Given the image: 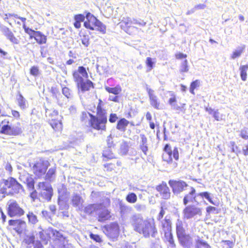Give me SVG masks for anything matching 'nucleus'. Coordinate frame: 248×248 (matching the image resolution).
<instances>
[{"mask_svg":"<svg viewBox=\"0 0 248 248\" xmlns=\"http://www.w3.org/2000/svg\"><path fill=\"white\" fill-rule=\"evenodd\" d=\"M104 103L101 99L98 100L96 107V115L87 111H82L80 116V123L84 128L97 131H106L108 122L107 111L103 108Z\"/></svg>","mask_w":248,"mask_h":248,"instance_id":"obj_1","label":"nucleus"},{"mask_svg":"<svg viewBox=\"0 0 248 248\" xmlns=\"http://www.w3.org/2000/svg\"><path fill=\"white\" fill-rule=\"evenodd\" d=\"M133 225L134 230L140 234H142L145 238L150 237L154 238L158 233L154 219L136 218L134 220Z\"/></svg>","mask_w":248,"mask_h":248,"instance_id":"obj_2","label":"nucleus"},{"mask_svg":"<svg viewBox=\"0 0 248 248\" xmlns=\"http://www.w3.org/2000/svg\"><path fill=\"white\" fill-rule=\"evenodd\" d=\"M22 124L17 122L12 124L8 119H4L0 122V134L10 136H20L23 132Z\"/></svg>","mask_w":248,"mask_h":248,"instance_id":"obj_3","label":"nucleus"},{"mask_svg":"<svg viewBox=\"0 0 248 248\" xmlns=\"http://www.w3.org/2000/svg\"><path fill=\"white\" fill-rule=\"evenodd\" d=\"M121 28L129 35H134L139 32L140 27H143L146 22L143 20L134 19L132 20L129 17H124L119 22Z\"/></svg>","mask_w":248,"mask_h":248,"instance_id":"obj_4","label":"nucleus"},{"mask_svg":"<svg viewBox=\"0 0 248 248\" xmlns=\"http://www.w3.org/2000/svg\"><path fill=\"white\" fill-rule=\"evenodd\" d=\"M3 186H0V193L2 194L14 195L17 194L22 189V186L12 177H9L7 179H3Z\"/></svg>","mask_w":248,"mask_h":248,"instance_id":"obj_5","label":"nucleus"},{"mask_svg":"<svg viewBox=\"0 0 248 248\" xmlns=\"http://www.w3.org/2000/svg\"><path fill=\"white\" fill-rule=\"evenodd\" d=\"M86 20L84 22V26L91 31L96 30L102 34L106 31V27L95 16L89 12L86 13Z\"/></svg>","mask_w":248,"mask_h":248,"instance_id":"obj_6","label":"nucleus"},{"mask_svg":"<svg viewBox=\"0 0 248 248\" xmlns=\"http://www.w3.org/2000/svg\"><path fill=\"white\" fill-rule=\"evenodd\" d=\"M160 228L164 235V242L168 243L170 247L175 248L176 244L172 232V222L171 219L166 217L161 222Z\"/></svg>","mask_w":248,"mask_h":248,"instance_id":"obj_7","label":"nucleus"},{"mask_svg":"<svg viewBox=\"0 0 248 248\" xmlns=\"http://www.w3.org/2000/svg\"><path fill=\"white\" fill-rule=\"evenodd\" d=\"M164 153L162 154L163 160L168 164H172L173 160L175 161L179 159L178 148L174 147L173 149L170 144H166L163 148Z\"/></svg>","mask_w":248,"mask_h":248,"instance_id":"obj_8","label":"nucleus"},{"mask_svg":"<svg viewBox=\"0 0 248 248\" xmlns=\"http://www.w3.org/2000/svg\"><path fill=\"white\" fill-rule=\"evenodd\" d=\"M48 123L51 125L54 131L61 133L63 130L62 117L59 114L56 110H53L48 114Z\"/></svg>","mask_w":248,"mask_h":248,"instance_id":"obj_9","label":"nucleus"},{"mask_svg":"<svg viewBox=\"0 0 248 248\" xmlns=\"http://www.w3.org/2000/svg\"><path fill=\"white\" fill-rule=\"evenodd\" d=\"M7 215L10 217H19L24 215L25 211L16 201L11 200L7 203Z\"/></svg>","mask_w":248,"mask_h":248,"instance_id":"obj_10","label":"nucleus"},{"mask_svg":"<svg viewBox=\"0 0 248 248\" xmlns=\"http://www.w3.org/2000/svg\"><path fill=\"white\" fill-rule=\"evenodd\" d=\"M23 28L29 35V39H34L38 45L41 46L46 43L47 37L41 31H34L25 25L23 26Z\"/></svg>","mask_w":248,"mask_h":248,"instance_id":"obj_11","label":"nucleus"},{"mask_svg":"<svg viewBox=\"0 0 248 248\" xmlns=\"http://www.w3.org/2000/svg\"><path fill=\"white\" fill-rule=\"evenodd\" d=\"M103 232L110 239H116L120 233V227L116 222H111L104 226L102 228Z\"/></svg>","mask_w":248,"mask_h":248,"instance_id":"obj_12","label":"nucleus"},{"mask_svg":"<svg viewBox=\"0 0 248 248\" xmlns=\"http://www.w3.org/2000/svg\"><path fill=\"white\" fill-rule=\"evenodd\" d=\"M47 161L40 160L36 162L32 166V171L38 178H41L46 173L49 166Z\"/></svg>","mask_w":248,"mask_h":248,"instance_id":"obj_13","label":"nucleus"},{"mask_svg":"<svg viewBox=\"0 0 248 248\" xmlns=\"http://www.w3.org/2000/svg\"><path fill=\"white\" fill-rule=\"evenodd\" d=\"M183 209V214L184 218L190 219L196 216L202 215V209L195 205L187 204Z\"/></svg>","mask_w":248,"mask_h":248,"instance_id":"obj_14","label":"nucleus"},{"mask_svg":"<svg viewBox=\"0 0 248 248\" xmlns=\"http://www.w3.org/2000/svg\"><path fill=\"white\" fill-rule=\"evenodd\" d=\"M8 225L18 234H22L27 228L26 221L21 219H10L8 221Z\"/></svg>","mask_w":248,"mask_h":248,"instance_id":"obj_15","label":"nucleus"},{"mask_svg":"<svg viewBox=\"0 0 248 248\" xmlns=\"http://www.w3.org/2000/svg\"><path fill=\"white\" fill-rule=\"evenodd\" d=\"M38 187L41 190V196L47 201H50L53 195V188L51 186L45 182H42L38 183Z\"/></svg>","mask_w":248,"mask_h":248,"instance_id":"obj_16","label":"nucleus"},{"mask_svg":"<svg viewBox=\"0 0 248 248\" xmlns=\"http://www.w3.org/2000/svg\"><path fill=\"white\" fill-rule=\"evenodd\" d=\"M174 194H179L188 186L186 183L183 180H170L168 182Z\"/></svg>","mask_w":248,"mask_h":248,"instance_id":"obj_17","label":"nucleus"},{"mask_svg":"<svg viewBox=\"0 0 248 248\" xmlns=\"http://www.w3.org/2000/svg\"><path fill=\"white\" fill-rule=\"evenodd\" d=\"M72 76L74 81L77 83L84 79V78H88V74L84 66H80L77 70L73 72Z\"/></svg>","mask_w":248,"mask_h":248,"instance_id":"obj_18","label":"nucleus"},{"mask_svg":"<svg viewBox=\"0 0 248 248\" xmlns=\"http://www.w3.org/2000/svg\"><path fill=\"white\" fill-rule=\"evenodd\" d=\"M155 189L159 193L162 199L168 200L170 198L171 193L166 182H162L157 185Z\"/></svg>","mask_w":248,"mask_h":248,"instance_id":"obj_19","label":"nucleus"},{"mask_svg":"<svg viewBox=\"0 0 248 248\" xmlns=\"http://www.w3.org/2000/svg\"><path fill=\"white\" fill-rule=\"evenodd\" d=\"M98 211L97 220L99 222H105L111 219L112 216L110 211L106 208L105 206H103L102 204Z\"/></svg>","mask_w":248,"mask_h":248,"instance_id":"obj_20","label":"nucleus"},{"mask_svg":"<svg viewBox=\"0 0 248 248\" xmlns=\"http://www.w3.org/2000/svg\"><path fill=\"white\" fill-rule=\"evenodd\" d=\"M76 84L78 90L82 92L89 91L94 88V83L89 79L86 80L83 79Z\"/></svg>","mask_w":248,"mask_h":248,"instance_id":"obj_21","label":"nucleus"},{"mask_svg":"<svg viewBox=\"0 0 248 248\" xmlns=\"http://www.w3.org/2000/svg\"><path fill=\"white\" fill-rule=\"evenodd\" d=\"M180 245L184 248H190L192 245V238L188 234L185 233L177 236Z\"/></svg>","mask_w":248,"mask_h":248,"instance_id":"obj_22","label":"nucleus"},{"mask_svg":"<svg viewBox=\"0 0 248 248\" xmlns=\"http://www.w3.org/2000/svg\"><path fill=\"white\" fill-rule=\"evenodd\" d=\"M147 92L149 96V101L151 105L156 109H159L160 102L157 97V96L154 93V91L151 89L147 88Z\"/></svg>","mask_w":248,"mask_h":248,"instance_id":"obj_23","label":"nucleus"},{"mask_svg":"<svg viewBox=\"0 0 248 248\" xmlns=\"http://www.w3.org/2000/svg\"><path fill=\"white\" fill-rule=\"evenodd\" d=\"M197 195L196 193V190L193 187H190L189 192L185 195L183 198V203L186 205L190 202H196Z\"/></svg>","mask_w":248,"mask_h":248,"instance_id":"obj_24","label":"nucleus"},{"mask_svg":"<svg viewBox=\"0 0 248 248\" xmlns=\"http://www.w3.org/2000/svg\"><path fill=\"white\" fill-rule=\"evenodd\" d=\"M2 31L4 35L12 43L17 44L19 42V38L16 37L13 33L8 28H5Z\"/></svg>","mask_w":248,"mask_h":248,"instance_id":"obj_25","label":"nucleus"},{"mask_svg":"<svg viewBox=\"0 0 248 248\" xmlns=\"http://www.w3.org/2000/svg\"><path fill=\"white\" fill-rule=\"evenodd\" d=\"M130 122L124 118L120 119L117 123L116 128L120 132H124Z\"/></svg>","mask_w":248,"mask_h":248,"instance_id":"obj_26","label":"nucleus"},{"mask_svg":"<svg viewBox=\"0 0 248 248\" xmlns=\"http://www.w3.org/2000/svg\"><path fill=\"white\" fill-rule=\"evenodd\" d=\"M102 203L91 204L87 206L84 208V212L86 214L92 215L100 209Z\"/></svg>","mask_w":248,"mask_h":248,"instance_id":"obj_27","label":"nucleus"},{"mask_svg":"<svg viewBox=\"0 0 248 248\" xmlns=\"http://www.w3.org/2000/svg\"><path fill=\"white\" fill-rule=\"evenodd\" d=\"M116 158L110 148H107L103 151L102 158L104 161H107L108 160L116 159Z\"/></svg>","mask_w":248,"mask_h":248,"instance_id":"obj_28","label":"nucleus"},{"mask_svg":"<svg viewBox=\"0 0 248 248\" xmlns=\"http://www.w3.org/2000/svg\"><path fill=\"white\" fill-rule=\"evenodd\" d=\"M82 44L86 47L90 45V37L84 30H81L79 33Z\"/></svg>","mask_w":248,"mask_h":248,"instance_id":"obj_29","label":"nucleus"},{"mask_svg":"<svg viewBox=\"0 0 248 248\" xmlns=\"http://www.w3.org/2000/svg\"><path fill=\"white\" fill-rule=\"evenodd\" d=\"M141 143L140 145V149L145 155H146L148 151V147L147 143V138L144 134L140 135Z\"/></svg>","mask_w":248,"mask_h":248,"instance_id":"obj_30","label":"nucleus"},{"mask_svg":"<svg viewBox=\"0 0 248 248\" xmlns=\"http://www.w3.org/2000/svg\"><path fill=\"white\" fill-rule=\"evenodd\" d=\"M176 233L177 236L186 233L184 223L180 219H178L176 223Z\"/></svg>","mask_w":248,"mask_h":248,"instance_id":"obj_31","label":"nucleus"},{"mask_svg":"<svg viewBox=\"0 0 248 248\" xmlns=\"http://www.w3.org/2000/svg\"><path fill=\"white\" fill-rule=\"evenodd\" d=\"M105 89L109 93H112L115 95L120 94L122 91V87L119 85H117L115 87H109L105 86Z\"/></svg>","mask_w":248,"mask_h":248,"instance_id":"obj_32","label":"nucleus"},{"mask_svg":"<svg viewBox=\"0 0 248 248\" xmlns=\"http://www.w3.org/2000/svg\"><path fill=\"white\" fill-rule=\"evenodd\" d=\"M85 16L83 14L75 15L74 16L75 22L74 26L76 29H79L81 27V23L84 21Z\"/></svg>","mask_w":248,"mask_h":248,"instance_id":"obj_33","label":"nucleus"},{"mask_svg":"<svg viewBox=\"0 0 248 248\" xmlns=\"http://www.w3.org/2000/svg\"><path fill=\"white\" fill-rule=\"evenodd\" d=\"M83 202L81 197L78 195H74L71 199L72 204L74 207H79L81 205Z\"/></svg>","mask_w":248,"mask_h":248,"instance_id":"obj_34","label":"nucleus"},{"mask_svg":"<svg viewBox=\"0 0 248 248\" xmlns=\"http://www.w3.org/2000/svg\"><path fill=\"white\" fill-rule=\"evenodd\" d=\"M248 70V64L241 65L239 67L240 77L241 79L245 81L247 78V71Z\"/></svg>","mask_w":248,"mask_h":248,"instance_id":"obj_35","label":"nucleus"},{"mask_svg":"<svg viewBox=\"0 0 248 248\" xmlns=\"http://www.w3.org/2000/svg\"><path fill=\"white\" fill-rule=\"evenodd\" d=\"M17 101L18 106L21 109H25L27 108V101L21 94L18 95Z\"/></svg>","mask_w":248,"mask_h":248,"instance_id":"obj_36","label":"nucleus"},{"mask_svg":"<svg viewBox=\"0 0 248 248\" xmlns=\"http://www.w3.org/2000/svg\"><path fill=\"white\" fill-rule=\"evenodd\" d=\"M245 49V46H243L241 47H238V48L237 50H235L234 51H233L231 56V59H235L240 57L242 54L243 53Z\"/></svg>","mask_w":248,"mask_h":248,"instance_id":"obj_37","label":"nucleus"},{"mask_svg":"<svg viewBox=\"0 0 248 248\" xmlns=\"http://www.w3.org/2000/svg\"><path fill=\"white\" fill-rule=\"evenodd\" d=\"M200 80L196 79L191 82L189 88V91L190 93L193 95L195 94V90L199 87L200 86Z\"/></svg>","mask_w":248,"mask_h":248,"instance_id":"obj_38","label":"nucleus"},{"mask_svg":"<svg viewBox=\"0 0 248 248\" xmlns=\"http://www.w3.org/2000/svg\"><path fill=\"white\" fill-rule=\"evenodd\" d=\"M27 217L29 223L35 224L38 222L36 216L32 212H29L27 215Z\"/></svg>","mask_w":248,"mask_h":248,"instance_id":"obj_39","label":"nucleus"},{"mask_svg":"<svg viewBox=\"0 0 248 248\" xmlns=\"http://www.w3.org/2000/svg\"><path fill=\"white\" fill-rule=\"evenodd\" d=\"M189 71V66L188 61L185 59L181 64L180 66L179 71L181 73H187Z\"/></svg>","mask_w":248,"mask_h":248,"instance_id":"obj_40","label":"nucleus"},{"mask_svg":"<svg viewBox=\"0 0 248 248\" xmlns=\"http://www.w3.org/2000/svg\"><path fill=\"white\" fill-rule=\"evenodd\" d=\"M126 201L130 203H134L137 201V196L135 193H129L126 196Z\"/></svg>","mask_w":248,"mask_h":248,"instance_id":"obj_41","label":"nucleus"},{"mask_svg":"<svg viewBox=\"0 0 248 248\" xmlns=\"http://www.w3.org/2000/svg\"><path fill=\"white\" fill-rule=\"evenodd\" d=\"M195 248H211V247L206 241L198 239L196 242Z\"/></svg>","mask_w":248,"mask_h":248,"instance_id":"obj_42","label":"nucleus"},{"mask_svg":"<svg viewBox=\"0 0 248 248\" xmlns=\"http://www.w3.org/2000/svg\"><path fill=\"white\" fill-rule=\"evenodd\" d=\"M26 184L27 187L29 190H33L34 189L35 182L34 179L32 177H28L26 180Z\"/></svg>","mask_w":248,"mask_h":248,"instance_id":"obj_43","label":"nucleus"},{"mask_svg":"<svg viewBox=\"0 0 248 248\" xmlns=\"http://www.w3.org/2000/svg\"><path fill=\"white\" fill-rule=\"evenodd\" d=\"M89 237L92 240L96 243L101 244L103 241L102 237L100 235L97 234H94L92 232H90Z\"/></svg>","mask_w":248,"mask_h":248,"instance_id":"obj_44","label":"nucleus"},{"mask_svg":"<svg viewBox=\"0 0 248 248\" xmlns=\"http://www.w3.org/2000/svg\"><path fill=\"white\" fill-rule=\"evenodd\" d=\"M30 73L33 77H36L40 75V71L39 67L37 66H32L30 69Z\"/></svg>","mask_w":248,"mask_h":248,"instance_id":"obj_45","label":"nucleus"},{"mask_svg":"<svg viewBox=\"0 0 248 248\" xmlns=\"http://www.w3.org/2000/svg\"><path fill=\"white\" fill-rule=\"evenodd\" d=\"M155 62L153 61V60L151 57H147L146 59L145 63L148 67V70H151L155 66Z\"/></svg>","mask_w":248,"mask_h":248,"instance_id":"obj_46","label":"nucleus"},{"mask_svg":"<svg viewBox=\"0 0 248 248\" xmlns=\"http://www.w3.org/2000/svg\"><path fill=\"white\" fill-rule=\"evenodd\" d=\"M103 167L106 171H112L114 170L116 168L115 164L111 162L104 164Z\"/></svg>","mask_w":248,"mask_h":248,"instance_id":"obj_47","label":"nucleus"},{"mask_svg":"<svg viewBox=\"0 0 248 248\" xmlns=\"http://www.w3.org/2000/svg\"><path fill=\"white\" fill-rule=\"evenodd\" d=\"M239 136L243 139L248 140V128L244 127L240 131Z\"/></svg>","mask_w":248,"mask_h":248,"instance_id":"obj_48","label":"nucleus"},{"mask_svg":"<svg viewBox=\"0 0 248 248\" xmlns=\"http://www.w3.org/2000/svg\"><path fill=\"white\" fill-rule=\"evenodd\" d=\"M52 233L55 240L61 241L65 239L63 235L57 230H52Z\"/></svg>","mask_w":248,"mask_h":248,"instance_id":"obj_49","label":"nucleus"},{"mask_svg":"<svg viewBox=\"0 0 248 248\" xmlns=\"http://www.w3.org/2000/svg\"><path fill=\"white\" fill-rule=\"evenodd\" d=\"M198 196H200L202 198H206L211 203L214 204V203L210 197V193L208 192H203L198 194Z\"/></svg>","mask_w":248,"mask_h":248,"instance_id":"obj_50","label":"nucleus"},{"mask_svg":"<svg viewBox=\"0 0 248 248\" xmlns=\"http://www.w3.org/2000/svg\"><path fill=\"white\" fill-rule=\"evenodd\" d=\"M56 173V168L55 167L50 168L45 176L46 180L50 179Z\"/></svg>","mask_w":248,"mask_h":248,"instance_id":"obj_51","label":"nucleus"},{"mask_svg":"<svg viewBox=\"0 0 248 248\" xmlns=\"http://www.w3.org/2000/svg\"><path fill=\"white\" fill-rule=\"evenodd\" d=\"M35 237L34 235H28L24 239V242L27 245H30L34 243Z\"/></svg>","mask_w":248,"mask_h":248,"instance_id":"obj_52","label":"nucleus"},{"mask_svg":"<svg viewBox=\"0 0 248 248\" xmlns=\"http://www.w3.org/2000/svg\"><path fill=\"white\" fill-rule=\"evenodd\" d=\"M186 104H182L180 106H175L173 107V109L177 110L178 112L184 113L186 110Z\"/></svg>","mask_w":248,"mask_h":248,"instance_id":"obj_53","label":"nucleus"},{"mask_svg":"<svg viewBox=\"0 0 248 248\" xmlns=\"http://www.w3.org/2000/svg\"><path fill=\"white\" fill-rule=\"evenodd\" d=\"M230 145L232 151L235 153H239L241 152L240 149L236 145L234 141L230 142Z\"/></svg>","mask_w":248,"mask_h":248,"instance_id":"obj_54","label":"nucleus"},{"mask_svg":"<svg viewBox=\"0 0 248 248\" xmlns=\"http://www.w3.org/2000/svg\"><path fill=\"white\" fill-rule=\"evenodd\" d=\"M206 212L208 214L215 212L216 213H218L219 211L216 207L212 206H209L206 208Z\"/></svg>","mask_w":248,"mask_h":248,"instance_id":"obj_55","label":"nucleus"},{"mask_svg":"<svg viewBox=\"0 0 248 248\" xmlns=\"http://www.w3.org/2000/svg\"><path fill=\"white\" fill-rule=\"evenodd\" d=\"M165 214V209L163 206H161L160 210L159 213L157 214L156 218L158 221H160L163 218L164 215Z\"/></svg>","mask_w":248,"mask_h":248,"instance_id":"obj_56","label":"nucleus"},{"mask_svg":"<svg viewBox=\"0 0 248 248\" xmlns=\"http://www.w3.org/2000/svg\"><path fill=\"white\" fill-rule=\"evenodd\" d=\"M62 93L68 98L72 97L71 91L67 87L62 88Z\"/></svg>","mask_w":248,"mask_h":248,"instance_id":"obj_57","label":"nucleus"},{"mask_svg":"<svg viewBox=\"0 0 248 248\" xmlns=\"http://www.w3.org/2000/svg\"><path fill=\"white\" fill-rule=\"evenodd\" d=\"M212 115L215 120L217 121H219L222 120V115L220 114L218 109L215 110Z\"/></svg>","mask_w":248,"mask_h":248,"instance_id":"obj_58","label":"nucleus"},{"mask_svg":"<svg viewBox=\"0 0 248 248\" xmlns=\"http://www.w3.org/2000/svg\"><path fill=\"white\" fill-rule=\"evenodd\" d=\"M118 119V117L115 113H110L109 116V121L111 123H114Z\"/></svg>","mask_w":248,"mask_h":248,"instance_id":"obj_59","label":"nucleus"},{"mask_svg":"<svg viewBox=\"0 0 248 248\" xmlns=\"http://www.w3.org/2000/svg\"><path fill=\"white\" fill-rule=\"evenodd\" d=\"M172 96L169 99L168 103L170 105L172 106H175L174 104L177 102V99L175 95L173 94Z\"/></svg>","mask_w":248,"mask_h":248,"instance_id":"obj_60","label":"nucleus"},{"mask_svg":"<svg viewBox=\"0 0 248 248\" xmlns=\"http://www.w3.org/2000/svg\"><path fill=\"white\" fill-rule=\"evenodd\" d=\"M174 56L177 60H181L186 59L187 57V55L186 54L178 52L175 54Z\"/></svg>","mask_w":248,"mask_h":248,"instance_id":"obj_61","label":"nucleus"},{"mask_svg":"<svg viewBox=\"0 0 248 248\" xmlns=\"http://www.w3.org/2000/svg\"><path fill=\"white\" fill-rule=\"evenodd\" d=\"M222 243L228 246L229 248H232L234 245V241L230 240H223Z\"/></svg>","mask_w":248,"mask_h":248,"instance_id":"obj_62","label":"nucleus"},{"mask_svg":"<svg viewBox=\"0 0 248 248\" xmlns=\"http://www.w3.org/2000/svg\"><path fill=\"white\" fill-rule=\"evenodd\" d=\"M0 216L2 219V222L4 223L6 220V216L4 213L1 208L0 207Z\"/></svg>","mask_w":248,"mask_h":248,"instance_id":"obj_63","label":"nucleus"},{"mask_svg":"<svg viewBox=\"0 0 248 248\" xmlns=\"http://www.w3.org/2000/svg\"><path fill=\"white\" fill-rule=\"evenodd\" d=\"M107 143L108 145V148H110L111 146L114 145L112 140V137L110 136L108 137Z\"/></svg>","mask_w":248,"mask_h":248,"instance_id":"obj_64","label":"nucleus"}]
</instances>
